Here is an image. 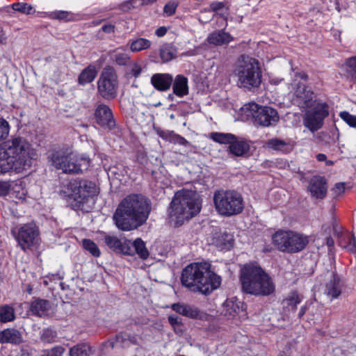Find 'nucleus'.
Listing matches in <instances>:
<instances>
[{"label":"nucleus","instance_id":"1","mask_svg":"<svg viewBox=\"0 0 356 356\" xmlns=\"http://www.w3.org/2000/svg\"><path fill=\"white\" fill-rule=\"evenodd\" d=\"M150 211L151 202L147 197L142 194H130L118 205L113 220L119 230L132 231L146 222Z\"/></svg>","mask_w":356,"mask_h":356},{"label":"nucleus","instance_id":"2","mask_svg":"<svg viewBox=\"0 0 356 356\" xmlns=\"http://www.w3.org/2000/svg\"><path fill=\"white\" fill-rule=\"evenodd\" d=\"M183 286L193 292L210 295L220 287L221 277L211 270L209 262H193L183 268L181 275Z\"/></svg>","mask_w":356,"mask_h":356},{"label":"nucleus","instance_id":"3","mask_svg":"<svg viewBox=\"0 0 356 356\" xmlns=\"http://www.w3.org/2000/svg\"><path fill=\"white\" fill-rule=\"evenodd\" d=\"M239 280L242 291L256 296H268L275 291L270 276L256 263L245 264L241 268Z\"/></svg>","mask_w":356,"mask_h":356},{"label":"nucleus","instance_id":"4","mask_svg":"<svg viewBox=\"0 0 356 356\" xmlns=\"http://www.w3.org/2000/svg\"><path fill=\"white\" fill-rule=\"evenodd\" d=\"M202 208V201L197 197L196 193L191 190H179L177 191L168 208V219L174 227L181 226L186 220H188L197 215Z\"/></svg>","mask_w":356,"mask_h":356},{"label":"nucleus","instance_id":"5","mask_svg":"<svg viewBox=\"0 0 356 356\" xmlns=\"http://www.w3.org/2000/svg\"><path fill=\"white\" fill-rule=\"evenodd\" d=\"M241 88L249 90L257 88L262 81V70L259 61L247 55H241L234 70Z\"/></svg>","mask_w":356,"mask_h":356},{"label":"nucleus","instance_id":"6","mask_svg":"<svg viewBox=\"0 0 356 356\" xmlns=\"http://www.w3.org/2000/svg\"><path fill=\"white\" fill-rule=\"evenodd\" d=\"M213 202L218 215L230 218L241 214L245 207L242 195L234 189H218L214 191Z\"/></svg>","mask_w":356,"mask_h":356},{"label":"nucleus","instance_id":"7","mask_svg":"<svg viewBox=\"0 0 356 356\" xmlns=\"http://www.w3.org/2000/svg\"><path fill=\"white\" fill-rule=\"evenodd\" d=\"M49 159L56 169L62 170L67 174L83 172L88 168L90 163L89 158L68 152L66 149L54 150L49 156Z\"/></svg>","mask_w":356,"mask_h":356},{"label":"nucleus","instance_id":"8","mask_svg":"<svg viewBox=\"0 0 356 356\" xmlns=\"http://www.w3.org/2000/svg\"><path fill=\"white\" fill-rule=\"evenodd\" d=\"M67 202L73 210H82L97 195L96 184L88 179H72L67 186Z\"/></svg>","mask_w":356,"mask_h":356},{"label":"nucleus","instance_id":"9","mask_svg":"<svg viewBox=\"0 0 356 356\" xmlns=\"http://www.w3.org/2000/svg\"><path fill=\"white\" fill-rule=\"evenodd\" d=\"M272 244L280 252L295 254L302 251L309 243V237L293 230L278 229L271 237Z\"/></svg>","mask_w":356,"mask_h":356},{"label":"nucleus","instance_id":"10","mask_svg":"<svg viewBox=\"0 0 356 356\" xmlns=\"http://www.w3.org/2000/svg\"><path fill=\"white\" fill-rule=\"evenodd\" d=\"M118 86L119 81L116 70L112 66H106L97 82L98 94L105 100H113L118 95Z\"/></svg>","mask_w":356,"mask_h":356},{"label":"nucleus","instance_id":"11","mask_svg":"<svg viewBox=\"0 0 356 356\" xmlns=\"http://www.w3.org/2000/svg\"><path fill=\"white\" fill-rule=\"evenodd\" d=\"M329 109L327 102L314 100L312 106L305 113L304 125L312 132L319 130L323 127L325 119L330 115Z\"/></svg>","mask_w":356,"mask_h":356},{"label":"nucleus","instance_id":"12","mask_svg":"<svg viewBox=\"0 0 356 356\" xmlns=\"http://www.w3.org/2000/svg\"><path fill=\"white\" fill-rule=\"evenodd\" d=\"M250 106V110L253 111L252 118L255 125L267 127L275 125L279 121L280 117L275 108L259 106L256 103H252Z\"/></svg>","mask_w":356,"mask_h":356},{"label":"nucleus","instance_id":"13","mask_svg":"<svg viewBox=\"0 0 356 356\" xmlns=\"http://www.w3.org/2000/svg\"><path fill=\"white\" fill-rule=\"evenodd\" d=\"M92 120L99 127L106 131H113L117 127L111 108L105 104L102 103L96 106Z\"/></svg>","mask_w":356,"mask_h":356},{"label":"nucleus","instance_id":"14","mask_svg":"<svg viewBox=\"0 0 356 356\" xmlns=\"http://www.w3.org/2000/svg\"><path fill=\"white\" fill-rule=\"evenodd\" d=\"M0 148H3L7 155L13 159V163L21 168L22 163V139L21 137H15L8 140L0 145Z\"/></svg>","mask_w":356,"mask_h":356},{"label":"nucleus","instance_id":"15","mask_svg":"<svg viewBox=\"0 0 356 356\" xmlns=\"http://www.w3.org/2000/svg\"><path fill=\"white\" fill-rule=\"evenodd\" d=\"M40 230L34 222L24 224V250H36L40 243Z\"/></svg>","mask_w":356,"mask_h":356},{"label":"nucleus","instance_id":"16","mask_svg":"<svg viewBox=\"0 0 356 356\" xmlns=\"http://www.w3.org/2000/svg\"><path fill=\"white\" fill-rule=\"evenodd\" d=\"M104 241L106 246L117 254H131V241L127 238L120 239L115 235L106 234Z\"/></svg>","mask_w":356,"mask_h":356},{"label":"nucleus","instance_id":"17","mask_svg":"<svg viewBox=\"0 0 356 356\" xmlns=\"http://www.w3.org/2000/svg\"><path fill=\"white\" fill-rule=\"evenodd\" d=\"M312 197L316 199L323 200L327 193V183L324 177L314 175L309 180L307 187Z\"/></svg>","mask_w":356,"mask_h":356},{"label":"nucleus","instance_id":"18","mask_svg":"<svg viewBox=\"0 0 356 356\" xmlns=\"http://www.w3.org/2000/svg\"><path fill=\"white\" fill-rule=\"evenodd\" d=\"M24 177L35 171L38 159L37 150L24 140Z\"/></svg>","mask_w":356,"mask_h":356},{"label":"nucleus","instance_id":"19","mask_svg":"<svg viewBox=\"0 0 356 356\" xmlns=\"http://www.w3.org/2000/svg\"><path fill=\"white\" fill-rule=\"evenodd\" d=\"M342 286L341 277L336 272H332L331 279L325 284L324 293L331 300L338 298L341 294Z\"/></svg>","mask_w":356,"mask_h":356},{"label":"nucleus","instance_id":"20","mask_svg":"<svg viewBox=\"0 0 356 356\" xmlns=\"http://www.w3.org/2000/svg\"><path fill=\"white\" fill-rule=\"evenodd\" d=\"M173 76L169 73H155L150 79L152 86L159 92L168 91L172 84Z\"/></svg>","mask_w":356,"mask_h":356},{"label":"nucleus","instance_id":"21","mask_svg":"<svg viewBox=\"0 0 356 356\" xmlns=\"http://www.w3.org/2000/svg\"><path fill=\"white\" fill-rule=\"evenodd\" d=\"M172 92L178 97H184L189 93L188 79L183 74H177L172 84Z\"/></svg>","mask_w":356,"mask_h":356},{"label":"nucleus","instance_id":"22","mask_svg":"<svg viewBox=\"0 0 356 356\" xmlns=\"http://www.w3.org/2000/svg\"><path fill=\"white\" fill-rule=\"evenodd\" d=\"M234 40V37L224 29L218 30L210 33L207 37V42L215 46L228 44Z\"/></svg>","mask_w":356,"mask_h":356},{"label":"nucleus","instance_id":"23","mask_svg":"<svg viewBox=\"0 0 356 356\" xmlns=\"http://www.w3.org/2000/svg\"><path fill=\"white\" fill-rule=\"evenodd\" d=\"M264 147L269 149L280 152L282 154H289L293 148V145L290 141H286L277 138H273L268 140L266 142Z\"/></svg>","mask_w":356,"mask_h":356},{"label":"nucleus","instance_id":"24","mask_svg":"<svg viewBox=\"0 0 356 356\" xmlns=\"http://www.w3.org/2000/svg\"><path fill=\"white\" fill-rule=\"evenodd\" d=\"M212 243L220 250H229L234 246V239L231 234L219 233L213 236Z\"/></svg>","mask_w":356,"mask_h":356},{"label":"nucleus","instance_id":"25","mask_svg":"<svg viewBox=\"0 0 356 356\" xmlns=\"http://www.w3.org/2000/svg\"><path fill=\"white\" fill-rule=\"evenodd\" d=\"M229 152L236 156H243L249 152L250 147L249 143L244 139L232 140L229 145Z\"/></svg>","mask_w":356,"mask_h":356},{"label":"nucleus","instance_id":"26","mask_svg":"<svg viewBox=\"0 0 356 356\" xmlns=\"http://www.w3.org/2000/svg\"><path fill=\"white\" fill-rule=\"evenodd\" d=\"M243 302L237 300L236 298L227 299L224 303L225 315L229 317H235L244 311Z\"/></svg>","mask_w":356,"mask_h":356},{"label":"nucleus","instance_id":"27","mask_svg":"<svg viewBox=\"0 0 356 356\" xmlns=\"http://www.w3.org/2000/svg\"><path fill=\"white\" fill-rule=\"evenodd\" d=\"M98 70L95 65L90 64L78 76V83L81 86L92 83L97 77Z\"/></svg>","mask_w":356,"mask_h":356},{"label":"nucleus","instance_id":"28","mask_svg":"<svg viewBox=\"0 0 356 356\" xmlns=\"http://www.w3.org/2000/svg\"><path fill=\"white\" fill-rule=\"evenodd\" d=\"M13 169L16 172H21V168L13 163V159L7 155L6 152L3 148H0V175Z\"/></svg>","mask_w":356,"mask_h":356},{"label":"nucleus","instance_id":"29","mask_svg":"<svg viewBox=\"0 0 356 356\" xmlns=\"http://www.w3.org/2000/svg\"><path fill=\"white\" fill-rule=\"evenodd\" d=\"M131 248L132 249V254H128L129 256L137 254L143 260L147 259L149 256L145 243L140 238H136L133 242L131 241Z\"/></svg>","mask_w":356,"mask_h":356},{"label":"nucleus","instance_id":"30","mask_svg":"<svg viewBox=\"0 0 356 356\" xmlns=\"http://www.w3.org/2000/svg\"><path fill=\"white\" fill-rule=\"evenodd\" d=\"M22 341L21 332L15 329H6L0 332V343L19 344Z\"/></svg>","mask_w":356,"mask_h":356},{"label":"nucleus","instance_id":"31","mask_svg":"<svg viewBox=\"0 0 356 356\" xmlns=\"http://www.w3.org/2000/svg\"><path fill=\"white\" fill-rule=\"evenodd\" d=\"M51 308L50 302L47 300L38 298L33 301L30 305V310L33 314L42 316Z\"/></svg>","mask_w":356,"mask_h":356},{"label":"nucleus","instance_id":"32","mask_svg":"<svg viewBox=\"0 0 356 356\" xmlns=\"http://www.w3.org/2000/svg\"><path fill=\"white\" fill-rule=\"evenodd\" d=\"M127 44L131 52L136 53L149 49L152 42L148 39L139 37L129 40Z\"/></svg>","mask_w":356,"mask_h":356},{"label":"nucleus","instance_id":"33","mask_svg":"<svg viewBox=\"0 0 356 356\" xmlns=\"http://www.w3.org/2000/svg\"><path fill=\"white\" fill-rule=\"evenodd\" d=\"M295 93L297 98L300 99L306 107L309 108L312 106V102L313 100L314 93L308 86H298Z\"/></svg>","mask_w":356,"mask_h":356},{"label":"nucleus","instance_id":"34","mask_svg":"<svg viewBox=\"0 0 356 356\" xmlns=\"http://www.w3.org/2000/svg\"><path fill=\"white\" fill-rule=\"evenodd\" d=\"M301 301L302 298L298 291H292L286 298L283 299L282 304L284 305V307L295 312L297 309L298 305H299Z\"/></svg>","mask_w":356,"mask_h":356},{"label":"nucleus","instance_id":"35","mask_svg":"<svg viewBox=\"0 0 356 356\" xmlns=\"http://www.w3.org/2000/svg\"><path fill=\"white\" fill-rule=\"evenodd\" d=\"M177 49L171 44H165L160 49V57L163 63L172 60L176 57Z\"/></svg>","mask_w":356,"mask_h":356},{"label":"nucleus","instance_id":"36","mask_svg":"<svg viewBox=\"0 0 356 356\" xmlns=\"http://www.w3.org/2000/svg\"><path fill=\"white\" fill-rule=\"evenodd\" d=\"M211 138L218 143L228 144L229 145L232 140L236 139V136L229 133L213 132L211 134Z\"/></svg>","mask_w":356,"mask_h":356},{"label":"nucleus","instance_id":"37","mask_svg":"<svg viewBox=\"0 0 356 356\" xmlns=\"http://www.w3.org/2000/svg\"><path fill=\"white\" fill-rule=\"evenodd\" d=\"M83 248L88 251L93 257H99L101 255V251L97 245L91 239L84 238L82 241Z\"/></svg>","mask_w":356,"mask_h":356},{"label":"nucleus","instance_id":"38","mask_svg":"<svg viewBox=\"0 0 356 356\" xmlns=\"http://www.w3.org/2000/svg\"><path fill=\"white\" fill-rule=\"evenodd\" d=\"M15 318L14 309L8 305L0 307V321L2 323H7L13 321Z\"/></svg>","mask_w":356,"mask_h":356},{"label":"nucleus","instance_id":"39","mask_svg":"<svg viewBox=\"0 0 356 356\" xmlns=\"http://www.w3.org/2000/svg\"><path fill=\"white\" fill-rule=\"evenodd\" d=\"M117 49L114 54V60L115 63L120 66L127 65L130 61L131 58L129 55L124 52H118Z\"/></svg>","mask_w":356,"mask_h":356},{"label":"nucleus","instance_id":"40","mask_svg":"<svg viewBox=\"0 0 356 356\" xmlns=\"http://www.w3.org/2000/svg\"><path fill=\"white\" fill-rule=\"evenodd\" d=\"M70 13L65 10H56L49 14V17L52 19L63 20L65 22L70 21L72 19L69 17Z\"/></svg>","mask_w":356,"mask_h":356},{"label":"nucleus","instance_id":"41","mask_svg":"<svg viewBox=\"0 0 356 356\" xmlns=\"http://www.w3.org/2000/svg\"><path fill=\"white\" fill-rule=\"evenodd\" d=\"M339 117L350 127L356 128V115L350 114L346 111L340 112Z\"/></svg>","mask_w":356,"mask_h":356},{"label":"nucleus","instance_id":"42","mask_svg":"<svg viewBox=\"0 0 356 356\" xmlns=\"http://www.w3.org/2000/svg\"><path fill=\"white\" fill-rule=\"evenodd\" d=\"M70 356H88L87 347L84 344L73 346L70 350Z\"/></svg>","mask_w":356,"mask_h":356},{"label":"nucleus","instance_id":"43","mask_svg":"<svg viewBox=\"0 0 356 356\" xmlns=\"http://www.w3.org/2000/svg\"><path fill=\"white\" fill-rule=\"evenodd\" d=\"M186 317L201 319L202 318V312L196 307L187 305Z\"/></svg>","mask_w":356,"mask_h":356},{"label":"nucleus","instance_id":"44","mask_svg":"<svg viewBox=\"0 0 356 356\" xmlns=\"http://www.w3.org/2000/svg\"><path fill=\"white\" fill-rule=\"evenodd\" d=\"M56 338V332L55 331H53L51 329L44 330L41 336L42 341L43 342L49 343L54 342Z\"/></svg>","mask_w":356,"mask_h":356},{"label":"nucleus","instance_id":"45","mask_svg":"<svg viewBox=\"0 0 356 356\" xmlns=\"http://www.w3.org/2000/svg\"><path fill=\"white\" fill-rule=\"evenodd\" d=\"M178 2L176 1H171L168 2L163 8V13L166 16H172L176 13Z\"/></svg>","mask_w":356,"mask_h":356},{"label":"nucleus","instance_id":"46","mask_svg":"<svg viewBox=\"0 0 356 356\" xmlns=\"http://www.w3.org/2000/svg\"><path fill=\"white\" fill-rule=\"evenodd\" d=\"M65 349L61 346H56L45 351V354L40 356H62Z\"/></svg>","mask_w":356,"mask_h":356},{"label":"nucleus","instance_id":"47","mask_svg":"<svg viewBox=\"0 0 356 356\" xmlns=\"http://www.w3.org/2000/svg\"><path fill=\"white\" fill-rule=\"evenodd\" d=\"M9 134V124L8 122L0 118V140L6 138Z\"/></svg>","mask_w":356,"mask_h":356},{"label":"nucleus","instance_id":"48","mask_svg":"<svg viewBox=\"0 0 356 356\" xmlns=\"http://www.w3.org/2000/svg\"><path fill=\"white\" fill-rule=\"evenodd\" d=\"M354 237V234L347 233L343 234L339 238V245L340 247L344 249L346 245L348 244V242L351 241V240H353Z\"/></svg>","mask_w":356,"mask_h":356},{"label":"nucleus","instance_id":"49","mask_svg":"<svg viewBox=\"0 0 356 356\" xmlns=\"http://www.w3.org/2000/svg\"><path fill=\"white\" fill-rule=\"evenodd\" d=\"M345 183L339 182L337 183L332 188V192L334 197H337L342 195L345 192Z\"/></svg>","mask_w":356,"mask_h":356},{"label":"nucleus","instance_id":"50","mask_svg":"<svg viewBox=\"0 0 356 356\" xmlns=\"http://www.w3.org/2000/svg\"><path fill=\"white\" fill-rule=\"evenodd\" d=\"M172 309L176 313L181 314L182 316H186L187 312V305L181 304L179 302L174 303L172 305Z\"/></svg>","mask_w":356,"mask_h":356},{"label":"nucleus","instance_id":"51","mask_svg":"<svg viewBox=\"0 0 356 356\" xmlns=\"http://www.w3.org/2000/svg\"><path fill=\"white\" fill-rule=\"evenodd\" d=\"M227 5V2L226 1H212L209 4V10L212 12H218Z\"/></svg>","mask_w":356,"mask_h":356},{"label":"nucleus","instance_id":"52","mask_svg":"<svg viewBox=\"0 0 356 356\" xmlns=\"http://www.w3.org/2000/svg\"><path fill=\"white\" fill-rule=\"evenodd\" d=\"M11 233L14 238L18 243V245L22 246V238L21 235L22 233V227L21 225L16 226L15 227L12 229Z\"/></svg>","mask_w":356,"mask_h":356},{"label":"nucleus","instance_id":"53","mask_svg":"<svg viewBox=\"0 0 356 356\" xmlns=\"http://www.w3.org/2000/svg\"><path fill=\"white\" fill-rule=\"evenodd\" d=\"M344 249L351 254H356L355 236L353 238V240H351V241L348 242V244L346 245Z\"/></svg>","mask_w":356,"mask_h":356},{"label":"nucleus","instance_id":"54","mask_svg":"<svg viewBox=\"0 0 356 356\" xmlns=\"http://www.w3.org/2000/svg\"><path fill=\"white\" fill-rule=\"evenodd\" d=\"M156 0H130L129 3L134 6H146L155 3Z\"/></svg>","mask_w":356,"mask_h":356},{"label":"nucleus","instance_id":"55","mask_svg":"<svg viewBox=\"0 0 356 356\" xmlns=\"http://www.w3.org/2000/svg\"><path fill=\"white\" fill-rule=\"evenodd\" d=\"M174 140L175 143H177L182 146H187L188 145V141L183 136L179 134H174L173 136Z\"/></svg>","mask_w":356,"mask_h":356},{"label":"nucleus","instance_id":"56","mask_svg":"<svg viewBox=\"0 0 356 356\" xmlns=\"http://www.w3.org/2000/svg\"><path fill=\"white\" fill-rule=\"evenodd\" d=\"M102 31L106 33H114L115 31V26L111 23L104 24L102 28Z\"/></svg>","mask_w":356,"mask_h":356},{"label":"nucleus","instance_id":"57","mask_svg":"<svg viewBox=\"0 0 356 356\" xmlns=\"http://www.w3.org/2000/svg\"><path fill=\"white\" fill-rule=\"evenodd\" d=\"M292 71L294 72V76L296 77V78H298V79H300L305 81H308L309 79V76L307 75V74L304 72V71H301V72H296V69L292 67L291 68Z\"/></svg>","mask_w":356,"mask_h":356},{"label":"nucleus","instance_id":"58","mask_svg":"<svg viewBox=\"0 0 356 356\" xmlns=\"http://www.w3.org/2000/svg\"><path fill=\"white\" fill-rule=\"evenodd\" d=\"M14 11L22 13V4L21 3H15L12 5L11 8H7V12L10 15Z\"/></svg>","mask_w":356,"mask_h":356},{"label":"nucleus","instance_id":"59","mask_svg":"<svg viewBox=\"0 0 356 356\" xmlns=\"http://www.w3.org/2000/svg\"><path fill=\"white\" fill-rule=\"evenodd\" d=\"M168 319L169 323L172 326L181 324V322L179 321V317L177 315L171 314L168 316Z\"/></svg>","mask_w":356,"mask_h":356},{"label":"nucleus","instance_id":"60","mask_svg":"<svg viewBox=\"0 0 356 356\" xmlns=\"http://www.w3.org/2000/svg\"><path fill=\"white\" fill-rule=\"evenodd\" d=\"M346 65L356 73V56L351 57L346 61Z\"/></svg>","mask_w":356,"mask_h":356},{"label":"nucleus","instance_id":"61","mask_svg":"<svg viewBox=\"0 0 356 356\" xmlns=\"http://www.w3.org/2000/svg\"><path fill=\"white\" fill-rule=\"evenodd\" d=\"M9 188V185L7 182L0 181V195H6Z\"/></svg>","mask_w":356,"mask_h":356},{"label":"nucleus","instance_id":"62","mask_svg":"<svg viewBox=\"0 0 356 356\" xmlns=\"http://www.w3.org/2000/svg\"><path fill=\"white\" fill-rule=\"evenodd\" d=\"M168 29L165 26H160L155 31V35L157 37H163L167 33Z\"/></svg>","mask_w":356,"mask_h":356},{"label":"nucleus","instance_id":"63","mask_svg":"<svg viewBox=\"0 0 356 356\" xmlns=\"http://www.w3.org/2000/svg\"><path fill=\"white\" fill-rule=\"evenodd\" d=\"M33 13H35L33 8L31 5L24 3V14L30 15Z\"/></svg>","mask_w":356,"mask_h":356},{"label":"nucleus","instance_id":"64","mask_svg":"<svg viewBox=\"0 0 356 356\" xmlns=\"http://www.w3.org/2000/svg\"><path fill=\"white\" fill-rule=\"evenodd\" d=\"M142 72V70H141V67L138 65H136L134 66L131 70V74L136 78H137L141 73Z\"/></svg>","mask_w":356,"mask_h":356}]
</instances>
